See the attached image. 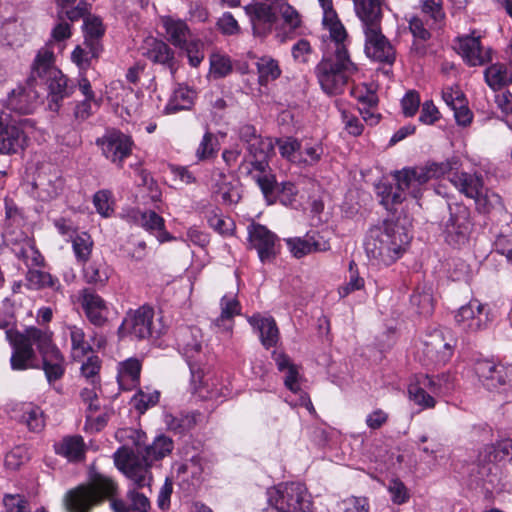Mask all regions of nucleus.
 Returning <instances> with one entry per match:
<instances>
[{
    "mask_svg": "<svg viewBox=\"0 0 512 512\" xmlns=\"http://www.w3.org/2000/svg\"><path fill=\"white\" fill-rule=\"evenodd\" d=\"M484 453V460L488 462L502 461L505 457L512 454V440L503 439L496 444L487 445L482 450Z\"/></svg>",
    "mask_w": 512,
    "mask_h": 512,
    "instance_id": "obj_55",
    "label": "nucleus"
},
{
    "mask_svg": "<svg viewBox=\"0 0 512 512\" xmlns=\"http://www.w3.org/2000/svg\"><path fill=\"white\" fill-rule=\"evenodd\" d=\"M491 464L492 462L484 460V453L481 451L478 461L470 463L466 467L463 478L466 480L467 485L470 488L476 489L481 487L488 491L489 487L486 484L492 482L490 479L493 468Z\"/></svg>",
    "mask_w": 512,
    "mask_h": 512,
    "instance_id": "obj_28",
    "label": "nucleus"
},
{
    "mask_svg": "<svg viewBox=\"0 0 512 512\" xmlns=\"http://www.w3.org/2000/svg\"><path fill=\"white\" fill-rule=\"evenodd\" d=\"M232 71L231 60L228 56L213 53L210 56V73L214 78H223Z\"/></svg>",
    "mask_w": 512,
    "mask_h": 512,
    "instance_id": "obj_59",
    "label": "nucleus"
},
{
    "mask_svg": "<svg viewBox=\"0 0 512 512\" xmlns=\"http://www.w3.org/2000/svg\"><path fill=\"white\" fill-rule=\"evenodd\" d=\"M248 240L257 251L262 263L274 260L279 252V238L266 226L259 223H251L248 228Z\"/></svg>",
    "mask_w": 512,
    "mask_h": 512,
    "instance_id": "obj_14",
    "label": "nucleus"
},
{
    "mask_svg": "<svg viewBox=\"0 0 512 512\" xmlns=\"http://www.w3.org/2000/svg\"><path fill=\"white\" fill-rule=\"evenodd\" d=\"M458 167L459 160L456 157L424 166L404 167L391 172V180L384 178L375 184V193L379 203L387 211H393L407 196L419 200L431 179L444 176Z\"/></svg>",
    "mask_w": 512,
    "mask_h": 512,
    "instance_id": "obj_1",
    "label": "nucleus"
},
{
    "mask_svg": "<svg viewBox=\"0 0 512 512\" xmlns=\"http://www.w3.org/2000/svg\"><path fill=\"white\" fill-rule=\"evenodd\" d=\"M277 15L280 14L285 22L291 29H296L301 25V16L298 11L291 5L285 2H281L276 5Z\"/></svg>",
    "mask_w": 512,
    "mask_h": 512,
    "instance_id": "obj_64",
    "label": "nucleus"
},
{
    "mask_svg": "<svg viewBox=\"0 0 512 512\" xmlns=\"http://www.w3.org/2000/svg\"><path fill=\"white\" fill-rule=\"evenodd\" d=\"M84 45L91 57L97 58L103 50L101 39L105 33L102 20L96 16H88L83 23Z\"/></svg>",
    "mask_w": 512,
    "mask_h": 512,
    "instance_id": "obj_31",
    "label": "nucleus"
},
{
    "mask_svg": "<svg viewBox=\"0 0 512 512\" xmlns=\"http://www.w3.org/2000/svg\"><path fill=\"white\" fill-rule=\"evenodd\" d=\"M179 350L186 359L192 378H201V370L198 364V356L202 350L200 331L197 328H184L177 338Z\"/></svg>",
    "mask_w": 512,
    "mask_h": 512,
    "instance_id": "obj_17",
    "label": "nucleus"
},
{
    "mask_svg": "<svg viewBox=\"0 0 512 512\" xmlns=\"http://www.w3.org/2000/svg\"><path fill=\"white\" fill-rule=\"evenodd\" d=\"M454 346L447 341L443 332L434 331L423 341L420 360L424 366L445 365L452 357Z\"/></svg>",
    "mask_w": 512,
    "mask_h": 512,
    "instance_id": "obj_13",
    "label": "nucleus"
},
{
    "mask_svg": "<svg viewBox=\"0 0 512 512\" xmlns=\"http://www.w3.org/2000/svg\"><path fill=\"white\" fill-rule=\"evenodd\" d=\"M55 61V54L48 46L39 49L30 66L26 82L35 89L44 87L47 90L49 109L57 112L61 102L73 93L74 87L68 85V78L56 66Z\"/></svg>",
    "mask_w": 512,
    "mask_h": 512,
    "instance_id": "obj_4",
    "label": "nucleus"
},
{
    "mask_svg": "<svg viewBox=\"0 0 512 512\" xmlns=\"http://www.w3.org/2000/svg\"><path fill=\"white\" fill-rule=\"evenodd\" d=\"M449 180L460 193L468 198L474 199L484 190L483 177L477 173L455 172Z\"/></svg>",
    "mask_w": 512,
    "mask_h": 512,
    "instance_id": "obj_34",
    "label": "nucleus"
},
{
    "mask_svg": "<svg viewBox=\"0 0 512 512\" xmlns=\"http://www.w3.org/2000/svg\"><path fill=\"white\" fill-rule=\"evenodd\" d=\"M72 247L77 261L86 263L92 252L93 241L90 235L81 233L72 240Z\"/></svg>",
    "mask_w": 512,
    "mask_h": 512,
    "instance_id": "obj_57",
    "label": "nucleus"
},
{
    "mask_svg": "<svg viewBox=\"0 0 512 512\" xmlns=\"http://www.w3.org/2000/svg\"><path fill=\"white\" fill-rule=\"evenodd\" d=\"M474 200L476 209L483 214H490L494 211L501 212L504 209L500 195L489 189L484 188Z\"/></svg>",
    "mask_w": 512,
    "mask_h": 512,
    "instance_id": "obj_52",
    "label": "nucleus"
},
{
    "mask_svg": "<svg viewBox=\"0 0 512 512\" xmlns=\"http://www.w3.org/2000/svg\"><path fill=\"white\" fill-rule=\"evenodd\" d=\"M491 320L488 305L477 299H472L468 304L461 306L455 314L457 325L471 333L486 329Z\"/></svg>",
    "mask_w": 512,
    "mask_h": 512,
    "instance_id": "obj_12",
    "label": "nucleus"
},
{
    "mask_svg": "<svg viewBox=\"0 0 512 512\" xmlns=\"http://www.w3.org/2000/svg\"><path fill=\"white\" fill-rule=\"evenodd\" d=\"M487 84L493 89L498 90L503 86L512 83V71L503 63H495L486 68L484 72Z\"/></svg>",
    "mask_w": 512,
    "mask_h": 512,
    "instance_id": "obj_47",
    "label": "nucleus"
},
{
    "mask_svg": "<svg viewBox=\"0 0 512 512\" xmlns=\"http://www.w3.org/2000/svg\"><path fill=\"white\" fill-rule=\"evenodd\" d=\"M20 422L26 424L28 429L32 432H41L45 427V416L43 410L33 404L25 403L21 408Z\"/></svg>",
    "mask_w": 512,
    "mask_h": 512,
    "instance_id": "obj_49",
    "label": "nucleus"
},
{
    "mask_svg": "<svg viewBox=\"0 0 512 512\" xmlns=\"http://www.w3.org/2000/svg\"><path fill=\"white\" fill-rule=\"evenodd\" d=\"M323 25L328 29L331 39L335 42L333 56L324 57L315 67V74L322 90L328 95H338L344 91L350 77L357 71L356 65L350 60L344 44L347 32L335 13L331 20L323 17Z\"/></svg>",
    "mask_w": 512,
    "mask_h": 512,
    "instance_id": "obj_2",
    "label": "nucleus"
},
{
    "mask_svg": "<svg viewBox=\"0 0 512 512\" xmlns=\"http://www.w3.org/2000/svg\"><path fill=\"white\" fill-rule=\"evenodd\" d=\"M410 303L419 315L429 316L434 310V298L432 286L418 285L410 296Z\"/></svg>",
    "mask_w": 512,
    "mask_h": 512,
    "instance_id": "obj_40",
    "label": "nucleus"
},
{
    "mask_svg": "<svg viewBox=\"0 0 512 512\" xmlns=\"http://www.w3.org/2000/svg\"><path fill=\"white\" fill-rule=\"evenodd\" d=\"M256 68L258 73V83L261 86H265L269 82L275 81L282 74L279 61L269 55L259 57L256 62Z\"/></svg>",
    "mask_w": 512,
    "mask_h": 512,
    "instance_id": "obj_42",
    "label": "nucleus"
},
{
    "mask_svg": "<svg viewBox=\"0 0 512 512\" xmlns=\"http://www.w3.org/2000/svg\"><path fill=\"white\" fill-rule=\"evenodd\" d=\"M270 512H308L311 508L310 495L299 482L279 484L268 490Z\"/></svg>",
    "mask_w": 512,
    "mask_h": 512,
    "instance_id": "obj_9",
    "label": "nucleus"
},
{
    "mask_svg": "<svg viewBox=\"0 0 512 512\" xmlns=\"http://www.w3.org/2000/svg\"><path fill=\"white\" fill-rule=\"evenodd\" d=\"M474 371L479 381L489 391L512 385V365L495 363L490 359H479L474 364Z\"/></svg>",
    "mask_w": 512,
    "mask_h": 512,
    "instance_id": "obj_11",
    "label": "nucleus"
},
{
    "mask_svg": "<svg viewBox=\"0 0 512 512\" xmlns=\"http://www.w3.org/2000/svg\"><path fill=\"white\" fill-rule=\"evenodd\" d=\"M55 452L69 461H81L85 457V443L80 435L67 436L55 445Z\"/></svg>",
    "mask_w": 512,
    "mask_h": 512,
    "instance_id": "obj_38",
    "label": "nucleus"
},
{
    "mask_svg": "<svg viewBox=\"0 0 512 512\" xmlns=\"http://www.w3.org/2000/svg\"><path fill=\"white\" fill-rule=\"evenodd\" d=\"M449 218L445 223V241L453 247H461L468 243L472 232L470 210L462 205L449 206Z\"/></svg>",
    "mask_w": 512,
    "mask_h": 512,
    "instance_id": "obj_10",
    "label": "nucleus"
},
{
    "mask_svg": "<svg viewBox=\"0 0 512 512\" xmlns=\"http://www.w3.org/2000/svg\"><path fill=\"white\" fill-rule=\"evenodd\" d=\"M412 236L399 221L384 220L368 230L364 247L368 258L378 266H390L407 250Z\"/></svg>",
    "mask_w": 512,
    "mask_h": 512,
    "instance_id": "obj_3",
    "label": "nucleus"
},
{
    "mask_svg": "<svg viewBox=\"0 0 512 512\" xmlns=\"http://www.w3.org/2000/svg\"><path fill=\"white\" fill-rule=\"evenodd\" d=\"M173 449V441L164 435L156 437L152 444L146 446L137 445L136 453L148 465L168 455Z\"/></svg>",
    "mask_w": 512,
    "mask_h": 512,
    "instance_id": "obj_35",
    "label": "nucleus"
},
{
    "mask_svg": "<svg viewBox=\"0 0 512 512\" xmlns=\"http://www.w3.org/2000/svg\"><path fill=\"white\" fill-rule=\"evenodd\" d=\"M52 332L42 330L36 327H29L24 332L15 329L6 331V339L12 348L10 365L12 370H26L32 367V362L36 358L33 345L37 346L42 354L44 349L49 346Z\"/></svg>",
    "mask_w": 512,
    "mask_h": 512,
    "instance_id": "obj_6",
    "label": "nucleus"
},
{
    "mask_svg": "<svg viewBox=\"0 0 512 512\" xmlns=\"http://www.w3.org/2000/svg\"><path fill=\"white\" fill-rule=\"evenodd\" d=\"M34 186L39 189V194L43 200H52L63 192L65 180L60 174L53 173L45 177H39Z\"/></svg>",
    "mask_w": 512,
    "mask_h": 512,
    "instance_id": "obj_41",
    "label": "nucleus"
},
{
    "mask_svg": "<svg viewBox=\"0 0 512 512\" xmlns=\"http://www.w3.org/2000/svg\"><path fill=\"white\" fill-rule=\"evenodd\" d=\"M82 309L91 324L103 326L108 320L109 309L106 301L91 288H84L79 293Z\"/></svg>",
    "mask_w": 512,
    "mask_h": 512,
    "instance_id": "obj_21",
    "label": "nucleus"
},
{
    "mask_svg": "<svg viewBox=\"0 0 512 512\" xmlns=\"http://www.w3.org/2000/svg\"><path fill=\"white\" fill-rule=\"evenodd\" d=\"M179 49L186 53L189 64L192 67H198L204 60V43L194 36L185 45L180 46Z\"/></svg>",
    "mask_w": 512,
    "mask_h": 512,
    "instance_id": "obj_56",
    "label": "nucleus"
},
{
    "mask_svg": "<svg viewBox=\"0 0 512 512\" xmlns=\"http://www.w3.org/2000/svg\"><path fill=\"white\" fill-rule=\"evenodd\" d=\"M83 276L87 283L104 287L110 277V269L104 261H92L83 267Z\"/></svg>",
    "mask_w": 512,
    "mask_h": 512,
    "instance_id": "obj_48",
    "label": "nucleus"
},
{
    "mask_svg": "<svg viewBox=\"0 0 512 512\" xmlns=\"http://www.w3.org/2000/svg\"><path fill=\"white\" fill-rule=\"evenodd\" d=\"M115 463L126 477L133 481L136 489L150 486L152 480L151 465L144 462L137 453L131 452L125 453L122 456L116 455Z\"/></svg>",
    "mask_w": 512,
    "mask_h": 512,
    "instance_id": "obj_18",
    "label": "nucleus"
},
{
    "mask_svg": "<svg viewBox=\"0 0 512 512\" xmlns=\"http://www.w3.org/2000/svg\"><path fill=\"white\" fill-rule=\"evenodd\" d=\"M408 23L409 30L414 37L411 49L416 55L424 56L426 54L425 42L431 38V33L425 28L423 21L417 16L411 17Z\"/></svg>",
    "mask_w": 512,
    "mask_h": 512,
    "instance_id": "obj_46",
    "label": "nucleus"
},
{
    "mask_svg": "<svg viewBox=\"0 0 512 512\" xmlns=\"http://www.w3.org/2000/svg\"><path fill=\"white\" fill-rule=\"evenodd\" d=\"M248 322L258 331L260 342L265 349H270L277 345L280 333L273 317H263L260 314H254L248 318Z\"/></svg>",
    "mask_w": 512,
    "mask_h": 512,
    "instance_id": "obj_29",
    "label": "nucleus"
},
{
    "mask_svg": "<svg viewBox=\"0 0 512 512\" xmlns=\"http://www.w3.org/2000/svg\"><path fill=\"white\" fill-rule=\"evenodd\" d=\"M240 169L242 173H246L247 176H250L256 182L269 204L277 201L276 191L279 184L276 181L275 175L271 172L268 161L242 163Z\"/></svg>",
    "mask_w": 512,
    "mask_h": 512,
    "instance_id": "obj_15",
    "label": "nucleus"
},
{
    "mask_svg": "<svg viewBox=\"0 0 512 512\" xmlns=\"http://www.w3.org/2000/svg\"><path fill=\"white\" fill-rule=\"evenodd\" d=\"M220 315L213 321L219 332L230 334L234 325L233 318L241 314V304L233 295H224L220 299Z\"/></svg>",
    "mask_w": 512,
    "mask_h": 512,
    "instance_id": "obj_33",
    "label": "nucleus"
},
{
    "mask_svg": "<svg viewBox=\"0 0 512 512\" xmlns=\"http://www.w3.org/2000/svg\"><path fill=\"white\" fill-rule=\"evenodd\" d=\"M205 218L209 226L221 235H229L234 229V222L223 216L218 207H210L205 211Z\"/></svg>",
    "mask_w": 512,
    "mask_h": 512,
    "instance_id": "obj_53",
    "label": "nucleus"
},
{
    "mask_svg": "<svg viewBox=\"0 0 512 512\" xmlns=\"http://www.w3.org/2000/svg\"><path fill=\"white\" fill-rule=\"evenodd\" d=\"M349 274V280L338 289V293L341 298L347 297L352 292L364 288L365 281L360 277L357 270V264L353 260L349 263Z\"/></svg>",
    "mask_w": 512,
    "mask_h": 512,
    "instance_id": "obj_58",
    "label": "nucleus"
},
{
    "mask_svg": "<svg viewBox=\"0 0 512 512\" xmlns=\"http://www.w3.org/2000/svg\"><path fill=\"white\" fill-rule=\"evenodd\" d=\"M42 365L49 384L61 379L65 373L64 358L59 349L53 344L50 336L49 346L42 354Z\"/></svg>",
    "mask_w": 512,
    "mask_h": 512,
    "instance_id": "obj_30",
    "label": "nucleus"
},
{
    "mask_svg": "<svg viewBox=\"0 0 512 512\" xmlns=\"http://www.w3.org/2000/svg\"><path fill=\"white\" fill-rule=\"evenodd\" d=\"M26 281L30 288L33 289H58L60 287V283L57 277H54L49 272L42 271L36 268H29L26 273Z\"/></svg>",
    "mask_w": 512,
    "mask_h": 512,
    "instance_id": "obj_51",
    "label": "nucleus"
},
{
    "mask_svg": "<svg viewBox=\"0 0 512 512\" xmlns=\"http://www.w3.org/2000/svg\"><path fill=\"white\" fill-rule=\"evenodd\" d=\"M419 6L422 13L427 15L434 23H441L445 19L441 0H419Z\"/></svg>",
    "mask_w": 512,
    "mask_h": 512,
    "instance_id": "obj_60",
    "label": "nucleus"
},
{
    "mask_svg": "<svg viewBox=\"0 0 512 512\" xmlns=\"http://www.w3.org/2000/svg\"><path fill=\"white\" fill-rule=\"evenodd\" d=\"M127 501L116 496L110 498V508L113 512H150L151 503L148 497L137 491L129 489L126 493Z\"/></svg>",
    "mask_w": 512,
    "mask_h": 512,
    "instance_id": "obj_32",
    "label": "nucleus"
},
{
    "mask_svg": "<svg viewBox=\"0 0 512 512\" xmlns=\"http://www.w3.org/2000/svg\"><path fill=\"white\" fill-rule=\"evenodd\" d=\"M195 92L186 85H179L169 99L165 111L175 113L180 110L190 109L193 105Z\"/></svg>",
    "mask_w": 512,
    "mask_h": 512,
    "instance_id": "obj_45",
    "label": "nucleus"
},
{
    "mask_svg": "<svg viewBox=\"0 0 512 512\" xmlns=\"http://www.w3.org/2000/svg\"><path fill=\"white\" fill-rule=\"evenodd\" d=\"M240 138L253 156V161H268V157L274 152L272 139L263 137L257 130H241Z\"/></svg>",
    "mask_w": 512,
    "mask_h": 512,
    "instance_id": "obj_27",
    "label": "nucleus"
},
{
    "mask_svg": "<svg viewBox=\"0 0 512 512\" xmlns=\"http://www.w3.org/2000/svg\"><path fill=\"white\" fill-rule=\"evenodd\" d=\"M96 143L103 155L119 167H122L124 159L131 154L133 145L131 137L120 130H112L103 138L97 139Z\"/></svg>",
    "mask_w": 512,
    "mask_h": 512,
    "instance_id": "obj_16",
    "label": "nucleus"
},
{
    "mask_svg": "<svg viewBox=\"0 0 512 512\" xmlns=\"http://www.w3.org/2000/svg\"><path fill=\"white\" fill-rule=\"evenodd\" d=\"M141 362L137 358H129L119 363L118 383L123 390H131L139 385Z\"/></svg>",
    "mask_w": 512,
    "mask_h": 512,
    "instance_id": "obj_37",
    "label": "nucleus"
},
{
    "mask_svg": "<svg viewBox=\"0 0 512 512\" xmlns=\"http://www.w3.org/2000/svg\"><path fill=\"white\" fill-rule=\"evenodd\" d=\"M141 53L154 64L168 69L172 75L176 73L178 65L175 52L164 41L155 37H147L141 46Z\"/></svg>",
    "mask_w": 512,
    "mask_h": 512,
    "instance_id": "obj_20",
    "label": "nucleus"
},
{
    "mask_svg": "<svg viewBox=\"0 0 512 512\" xmlns=\"http://www.w3.org/2000/svg\"><path fill=\"white\" fill-rule=\"evenodd\" d=\"M442 99L454 112V118L458 125H470L473 114L467 105V99L458 85L448 86L442 90Z\"/></svg>",
    "mask_w": 512,
    "mask_h": 512,
    "instance_id": "obj_25",
    "label": "nucleus"
},
{
    "mask_svg": "<svg viewBox=\"0 0 512 512\" xmlns=\"http://www.w3.org/2000/svg\"><path fill=\"white\" fill-rule=\"evenodd\" d=\"M200 412L180 413L178 415H165V424L169 431L178 435H185L198 424Z\"/></svg>",
    "mask_w": 512,
    "mask_h": 512,
    "instance_id": "obj_39",
    "label": "nucleus"
},
{
    "mask_svg": "<svg viewBox=\"0 0 512 512\" xmlns=\"http://www.w3.org/2000/svg\"><path fill=\"white\" fill-rule=\"evenodd\" d=\"M154 315V309L149 305L129 310L118 328V335L138 341L159 338L164 333V326L161 320L154 321Z\"/></svg>",
    "mask_w": 512,
    "mask_h": 512,
    "instance_id": "obj_8",
    "label": "nucleus"
},
{
    "mask_svg": "<svg viewBox=\"0 0 512 512\" xmlns=\"http://www.w3.org/2000/svg\"><path fill=\"white\" fill-rule=\"evenodd\" d=\"M162 22L167 40L176 48L185 45L193 37L191 30L183 20L164 17Z\"/></svg>",
    "mask_w": 512,
    "mask_h": 512,
    "instance_id": "obj_36",
    "label": "nucleus"
},
{
    "mask_svg": "<svg viewBox=\"0 0 512 512\" xmlns=\"http://www.w3.org/2000/svg\"><path fill=\"white\" fill-rule=\"evenodd\" d=\"M101 368V360L97 355L87 357L86 361L81 365V374L92 385L99 383V371Z\"/></svg>",
    "mask_w": 512,
    "mask_h": 512,
    "instance_id": "obj_61",
    "label": "nucleus"
},
{
    "mask_svg": "<svg viewBox=\"0 0 512 512\" xmlns=\"http://www.w3.org/2000/svg\"><path fill=\"white\" fill-rule=\"evenodd\" d=\"M428 386H424V376L413 384L409 385L408 393L410 399L423 409L434 408L436 400L427 392Z\"/></svg>",
    "mask_w": 512,
    "mask_h": 512,
    "instance_id": "obj_54",
    "label": "nucleus"
},
{
    "mask_svg": "<svg viewBox=\"0 0 512 512\" xmlns=\"http://www.w3.org/2000/svg\"><path fill=\"white\" fill-rule=\"evenodd\" d=\"M454 49L469 66H481L491 61L490 50H482L480 36H459L455 39Z\"/></svg>",
    "mask_w": 512,
    "mask_h": 512,
    "instance_id": "obj_22",
    "label": "nucleus"
},
{
    "mask_svg": "<svg viewBox=\"0 0 512 512\" xmlns=\"http://www.w3.org/2000/svg\"><path fill=\"white\" fill-rule=\"evenodd\" d=\"M292 255L302 258L314 252H324L330 249V243L317 231L308 232L303 238L295 237L286 240Z\"/></svg>",
    "mask_w": 512,
    "mask_h": 512,
    "instance_id": "obj_24",
    "label": "nucleus"
},
{
    "mask_svg": "<svg viewBox=\"0 0 512 512\" xmlns=\"http://www.w3.org/2000/svg\"><path fill=\"white\" fill-rule=\"evenodd\" d=\"M384 0H354V11L363 31L382 27Z\"/></svg>",
    "mask_w": 512,
    "mask_h": 512,
    "instance_id": "obj_23",
    "label": "nucleus"
},
{
    "mask_svg": "<svg viewBox=\"0 0 512 512\" xmlns=\"http://www.w3.org/2000/svg\"><path fill=\"white\" fill-rule=\"evenodd\" d=\"M27 137L24 130H0V153L14 154L24 149Z\"/></svg>",
    "mask_w": 512,
    "mask_h": 512,
    "instance_id": "obj_44",
    "label": "nucleus"
},
{
    "mask_svg": "<svg viewBox=\"0 0 512 512\" xmlns=\"http://www.w3.org/2000/svg\"><path fill=\"white\" fill-rule=\"evenodd\" d=\"M118 495V485L109 476L91 470L87 483L68 490L63 498L67 512H92L111 497Z\"/></svg>",
    "mask_w": 512,
    "mask_h": 512,
    "instance_id": "obj_5",
    "label": "nucleus"
},
{
    "mask_svg": "<svg viewBox=\"0 0 512 512\" xmlns=\"http://www.w3.org/2000/svg\"><path fill=\"white\" fill-rule=\"evenodd\" d=\"M362 33L364 34V52L367 57L387 64L394 62L395 50L383 34L382 27Z\"/></svg>",
    "mask_w": 512,
    "mask_h": 512,
    "instance_id": "obj_19",
    "label": "nucleus"
},
{
    "mask_svg": "<svg viewBox=\"0 0 512 512\" xmlns=\"http://www.w3.org/2000/svg\"><path fill=\"white\" fill-rule=\"evenodd\" d=\"M424 386H428V390L434 395H445L454 389L455 377L449 372L436 376L424 375Z\"/></svg>",
    "mask_w": 512,
    "mask_h": 512,
    "instance_id": "obj_50",
    "label": "nucleus"
},
{
    "mask_svg": "<svg viewBox=\"0 0 512 512\" xmlns=\"http://www.w3.org/2000/svg\"><path fill=\"white\" fill-rule=\"evenodd\" d=\"M3 505L6 512H30L31 507L28 499L21 494H5Z\"/></svg>",
    "mask_w": 512,
    "mask_h": 512,
    "instance_id": "obj_62",
    "label": "nucleus"
},
{
    "mask_svg": "<svg viewBox=\"0 0 512 512\" xmlns=\"http://www.w3.org/2000/svg\"><path fill=\"white\" fill-rule=\"evenodd\" d=\"M160 393L153 391L151 393H145L141 390L133 397V403L136 410L140 413H144L150 407L155 406L159 402Z\"/></svg>",
    "mask_w": 512,
    "mask_h": 512,
    "instance_id": "obj_63",
    "label": "nucleus"
},
{
    "mask_svg": "<svg viewBox=\"0 0 512 512\" xmlns=\"http://www.w3.org/2000/svg\"><path fill=\"white\" fill-rule=\"evenodd\" d=\"M67 329L71 340V356L74 361L80 362L88 353L92 352V346L86 340L83 328L77 325H69Z\"/></svg>",
    "mask_w": 512,
    "mask_h": 512,
    "instance_id": "obj_43",
    "label": "nucleus"
},
{
    "mask_svg": "<svg viewBox=\"0 0 512 512\" xmlns=\"http://www.w3.org/2000/svg\"><path fill=\"white\" fill-rule=\"evenodd\" d=\"M254 34L260 37L266 36L271 32L277 21L276 5L267 2H259L250 6L248 9Z\"/></svg>",
    "mask_w": 512,
    "mask_h": 512,
    "instance_id": "obj_26",
    "label": "nucleus"
},
{
    "mask_svg": "<svg viewBox=\"0 0 512 512\" xmlns=\"http://www.w3.org/2000/svg\"><path fill=\"white\" fill-rule=\"evenodd\" d=\"M41 93L34 87L18 86L9 93L6 105L0 106V128H33L30 118L22 115L32 113L39 104Z\"/></svg>",
    "mask_w": 512,
    "mask_h": 512,
    "instance_id": "obj_7",
    "label": "nucleus"
}]
</instances>
